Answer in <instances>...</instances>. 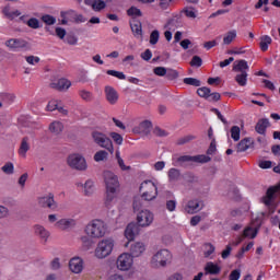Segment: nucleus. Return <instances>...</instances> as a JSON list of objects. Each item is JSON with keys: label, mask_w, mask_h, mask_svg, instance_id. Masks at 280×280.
Listing matches in <instances>:
<instances>
[{"label": "nucleus", "mask_w": 280, "mask_h": 280, "mask_svg": "<svg viewBox=\"0 0 280 280\" xmlns=\"http://www.w3.org/2000/svg\"><path fill=\"white\" fill-rule=\"evenodd\" d=\"M85 235L80 237L84 250H91L93 240H102L108 233V224L102 219H93L84 226Z\"/></svg>", "instance_id": "nucleus-1"}, {"label": "nucleus", "mask_w": 280, "mask_h": 280, "mask_svg": "<svg viewBox=\"0 0 280 280\" xmlns=\"http://www.w3.org/2000/svg\"><path fill=\"white\" fill-rule=\"evenodd\" d=\"M174 261V254L167 248H161L153 253L150 258V266L154 270H161V268H167L172 266Z\"/></svg>", "instance_id": "nucleus-2"}, {"label": "nucleus", "mask_w": 280, "mask_h": 280, "mask_svg": "<svg viewBox=\"0 0 280 280\" xmlns=\"http://www.w3.org/2000/svg\"><path fill=\"white\" fill-rule=\"evenodd\" d=\"M114 249L115 240L112 237L102 238L96 244V248L94 249V257H96V259H106V257H110V255H113Z\"/></svg>", "instance_id": "nucleus-3"}, {"label": "nucleus", "mask_w": 280, "mask_h": 280, "mask_svg": "<svg viewBox=\"0 0 280 280\" xmlns=\"http://www.w3.org/2000/svg\"><path fill=\"white\" fill-rule=\"evenodd\" d=\"M139 191L143 200H155L156 196H159V182L145 179L140 184Z\"/></svg>", "instance_id": "nucleus-4"}, {"label": "nucleus", "mask_w": 280, "mask_h": 280, "mask_svg": "<svg viewBox=\"0 0 280 280\" xmlns=\"http://www.w3.org/2000/svg\"><path fill=\"white\" fill-rule=\"evenodd\" d=\"M91 137L94 143L96 145H100V148H104L105 150H108L110 154L115 153V147H113V140L106 136L100 128H95L91 132Z\"/></svg>", "instance_id": "nucleus-5"}, {"label": "nucleus", "mask_w": 280, "mask_h": 280, "mask_svg": "<svg viewBox=\"0 0 280 280\" xmlns=\"http://www.w3.org/2000/svg\"><path fill=\"white\" fill-rule=\"evenodd\" d=\"M49 224H54L55 229L59 231H69V229H73L78 225V221L72 218H62L58 219V214H49L48 215Z\"/></svg>", "instance_id": "nucleus-6"}, {"label": "nucleus", "mask_w": 280, "mask_h": 280, "mask_svg": "<svg viewBox=\"0 0 280 280\" xmlns=\"http://www.w3.org/2000/svg\"><path fill=\"white\" fill-rule=\"evenodd\" d=\"M67 164L71 170H77V172H86L89 170V164L84 155L80 153H72L67 158Z\"/></svg>", "instance_id": "nucleus-7"}, {"label": "nucleus", "mask_w": 280, "mask_h": 280, "mask_svg": "<svg viewBox=\"0 0 280 280\" xmlns=\"http://www.w3.org/2000/svg\"><path fill=\"white\" fill-rule=\"evenodd\" d=\"M133 266L135 258L128 252L120 254L116 259V268L120 272H129V270L133 268Z\"/></svg>", "instance_id": "nucleus-8"}, {"label": "nucleus", "mask_w": 280, "mask_h": 280, "mask_svg": "<svg viewBox=\"0 0 280 280\" xmlns=\"http://www.w3.org/2000/svg\"><path fill=\"white\" fill-rule=\"evenodd\" d=\"M136 221L140 229H148L154 222V212L143 209L137 213Z\"/></svg>", "instance_id": "nucleus-9"}, {"label": "nucleus", "mask_w": 280, "mask_h": 280, "mask_svg": "<svg viewBox=\"0 0 280 280\" xmlns=\"http://www.w3.org/2000/svg\"><path fill=\"white\" fill-rule=\"evenodd\" d=\"M103 178H104L105 189L119 190V187H120L119 177L115 173L110 171H105L103 173Z\"/></svg>", "instance_id": "nucleus-10"}, {"label": "nucleus", "mask_w": 280, "mask_h": 280, "mask_svg": "<svg viewBox=\"0 0 280 280\" xmlns=\"http://www.w3.org/2000/svg\"><path fill=\"white\" fill-rule=\"evenodd\" d=\"M11 51H21V49H30V43L23 38H11L4 43Z\"/></svg>", "instance_id": "nucleus-11"}, {"label": "nucleus", "mask_w": 280, "mask_h": 280, "mask_svg": "<svg viewBox=\"0 0 280 280\" xmlns=\"http://www.w3.org/2000/svg\"><path fill=\"white\" fill-rule=\"evenodd\" d=\"M203 207L205 205L199 199H190L183 205L184 211L186 213H189L190 215H194V213H198L199 211H202Z\"/></svg>", "instance_id": "nucleus-12"}, {"label": "nucleus", "mask_w": 280, "mask_h": 280, "mask_svg": "<svg viewBox=\"0 0 280 280\" xmlns=\"http://www.w3.org/2000/svg\"><path fill=\"white\" fill-rule=\"evenodd\" d=\"M119 200V190L105 189L104 205L107 209H113Z\"/></svg>", "instance_id": "nucleus-13"}, {"label": "nucleus", "mask_w": 280, "mask_h": 280, "mask_svg": "<svg viewBox=\"0 0 280 280\" xmlns=\"http://www.w3.org/2000/svg\"><path fill=\"white\" fill-rule=\"evenodd\" d=\"M33 233L38 237V240H40L42 244H47V242H49V237H51V232L40 224H35L33 226Z\"/></svg>", "instance_id": "nucleus-14"}, {"label": "nucleus", "mask_w": 280, "mask_h": 280, "mask_svg": "<svg viewBox=\"0 0 280 280\" xmlns=\"http://www.w3.org/2000/svg\"><path fill=\"white\" fill-rule=\"evenodd\" d=\"M137 235H139V225L135 222L129 223L125 229V237L128 241L125 244V248H128L130 242H135Z\"/></svg>", "instance_id": "nucleus-15"}, {"label": "nucleus", "mask_w": 280, "mask_h": 280, "mask_svg": "<svg viewBox=\"0 0 280 280\" xmlns=\"http://www.w3.org/2000/svg\"><path fill=\"white\" fill-rule=\"evenodd\" d=\"M69 268L73 275L82 273V270H84V259L80 256L72 257L69 261Z\"/></svg>", "instance_id": "nucleus-16"}, {"label": "nucleus", "mask_w": 280, "mask_h": 280, "mask_svg": "<svg viewBox=\"0 0 280 280\" xmlns=\"http://www.w3.org/2000/svg\"><path fill=\"white\" fill-rule=\"evenodd\" d=\"M37 205L43 209H54L56 207V200L54 199V194L49 192L37 198Z\"/></svg>", "instance_id": "nucleus-17"}, {"label": "nucleus", "mask_w": 280, "mask_h": 280, "mask_svg": "<svg viewBox=\"0 0 280 280\" xmlns=\"http://www.w3.org/2000/svg\"><path fill=\"white\" fill-rule=\"evenodd\" d=\"M277 194H280V184L267 190L266 196L262 198L264 205H266V207H272V205H275V198H277Z\"/></svg>", "instance_id": "nucleus-18"}, {"label": "nucleus", "mask_w": 280, "mask_h": 280, "mask_svg": "<svg viewBox=\"0 0 280 280\" xmlns=\"http://www.w3.org/2000/svg\"><path fill=\"white\" fill-rule=\"evenodd\" d=\"M145 250H147L145 243L136 242L130 245L129 255H131V257H133V258L141 257V255H143V253H145Z\"/></svg>", "instance_id": "nucleus-19"}, {"label": "nucleus", "mask_w": 280, "mask_h": 280, "mask_svg": "<svg viewBox=\"0 0 280 280\" xmlns=\"http://www.w3.org/2000/svg\"><path fill=\"white\" fill-rule=\"evenodd\" d=\"M135 135H150V130H152V121L143 120L138 126L133 127Z\"/></svg>", "instance_id": "nucleus-20"}, {"label": "nucleus", "mask_w": 280, "mask_h": 280, "mask_svg": "<svg viewBox=\"0 0 280 280\" xmlns=\"http://www.w3.org/2000/svg\"><path fill=\"white\" fill-rule=\"evenodd\" d=\"M105 97L109 104H117L119 102V93L110 85L105 86Z\"/></svg>", "instance_id": "nucleus-21"}, {"label": "nucleus", "mask_w": 280, "mask_h": 280, "mask_svg": "<svg viewBox=\"0 0 280 280\" xmlns=\"http://www.w3.org/2000/svg\"><path fill=\"white\" fill-rule=\"evenodd\" d=\"M259 233V228L255 224L247 225L242 234L243 240H255Z\"/></svg>", "instance_id": "nucleus-22"}, {"label": "nucleus", "mask_w": 280, "mask_h": 280, "mask_svg": "<svg viewBox=\"0 0 280 280\" xmlns=\"http://www.w3.org/2000/svg\"><path fill=\"white\" fill-rule=\"evenodd\" d=\"M51 89H56L57 91H69L71 89V82L69 79H59L50 83Z\"/></svg>", "instance_id": "nucleus-23"}, {"label": "nucleus", "mask_w": 280, "mask_h": 280, "mask_svg": "<svg viewBox=\"0 0 280 280\" xmlns=\"http://www.w3.org/2000/svg\"><path fill=\"white\" fill-rule=\"evenodd\" d=\"M84 3L92 8L94 12H102L106 9V1L104 0H84Z\"/></svg>", "instance_id": "nucleus-24"}, {"label": "nucleus", "mask_w": 280, "mask_h": 280, "mask_svg": "<svg viewBox=\"0 0 280 280\" xmlns=\"http://www.w3.org/2000/svg\"><path fill=\"white\" fill-rule=\"evenodd\" d=\"M248 69H250L248 67V61L241 59V60H236L233 63V71L235 73H248Z\"/></svg>", "instance_id": "nucleus-25"}, {"label": "nucleus", "mask_w": 280, "mask_h": 280, "mask_svg": "<svg viewBox=\"0 0 280 280\" xmlns=\"http://www.w3.org/2000/svg\"><path fill=\"white\" fill-rule=\"evenodd\" d=\"M205 272L206 275H220L222 267L213 261H209L205 266Z\"/></svg>", "instance_id": "nucleus-26"}, {"label": "nucleus", "mask_w": 280, "mask_h": 280, "mask_svg": "<svg viewBox=\"0 0 280 280\" xmlns=\"http://www.w3.org/2000/svg\"><path fill=\"white\" fill-rule=\"evenodd\" d=\"M30 138L24 137L21 141L19 154L22 159H25L27 156V152H30Z\"/></svg>", "instance_id": "nucleus-27"}, {"label": "nucleus", "mask_w": 280, "mask_h": 280, "mask_svg": "<svg viewBox=\"0 0 280 280\" xmlns=\"http://www.w3.org/2000/svg\"><path fill=\"white\" fill-rule=\"evenodd\" d=\"M20 21H23L31 30H40V21L36 18L26 20L25 15L20 16Z\"/></svg>", "instance_id": "nucleus-28"}, {"label": "nucleus", "mask_w": 280, "mask_h": 280, "mask_svg": "<svg viewBox=\"0 0 280 280\" xmlns=\"http://www.w3.org/2000/svg\"><path fill=\"white\" fill-rule=\"evenodd\" d=\"M2 14H4V16L10 21H14V19L21 15V11L12 10L9 5H7L2 9Z\"/></svg>", "instance_id": "nucleus-29"}, {"label": "nucleus", "mask_w": 280, "mask_h": 280, "mask_svg": "<svg viewBox=\"0 0 280 280\" xmlns=\"http://www.w3.org/2000/svg\"><path fill=\"white\" fill-rule=\"evenodd\" d=\"M269 126L270 120H268V118H262L256 124V132H258V135H266V130Z\"/></svg>", "instance_id": "nucleus-30"}, {"label": "nucleus", "mask_w": 280, "mask_h": 280, "mask_svg": "<svg viewBox=\"0 0 280 280\" xmlns=\"http://www.w3.org/2000/svg\"><path fill=\"white\" fill-rule=\"evenodd\" d=\"M84 196H93L95 194V182L93 179H88L83 184Z\"/></svg>", "instance_id": "nucleus-31"}, {"label": "nucleus", "mask_w": 280, "mask_h": 280, "mask_svg": "<svg viewBox=\"0 0 280 280\" xmlns=\"http://www.w3.org/2000/svg\"><path fill=\"white\" fill-rule=\"evenodd\" d=\"M49 130L52 135H60L65 130V125L59 120H55L49 125Z\"/></svg>", "instance_id": "nucleus-32"}, {"label": "nucleus", "mask_w": 280, "mask_h": 280, "mask_svg": "<svg viewBox=\"0 0 280 280\" xmlns=\"http://www.w3.org/2000/svg\"><path fill=\"white\" fill-rule=\"evenodd\" d=\"M215 253V246L211 243H206L203 245V256L207 259H213V254Z\"/></svg>", "instance_id": "nucleus-33"}, {"label": "nucleus", "mask_w": 280, "mask_h": 280, "mask_svg": "<svg viewBox=\"0 0 280 280\" xmlns=\"http://www.w3.org/2000/svg\"><path fill=\"white\" fill-rule=\"evenodd\" d=\"M253 145V140L250 138H245L240 141L237 144V151L238 152H246L250 147Z\"/></svg>", "instance_id": "nucleus-34"}, {"label": "nucleus", "mask_w": 280, "mask_h": 280, "mask_svg": "<svg viewBox=\"0 0 280 280\" xmlns=\"http://www.w3.org/2000/svg\"><path fill=\"white\" fill-rule=\"evenodd\" d=\"M235 82L238 86H246L248 84V72H241L235 75Z\"/></svg>", "instance_id": "nucleus-35"}, {"label": "nucleus", "mask_w": 280, "mask_h": 280, "mask_svg": "<svg viewBox=\"0 0 280 280\" xmlns=\"http://www.w3.org/2000/svg\"><path fill=\"white\" fill-rule=\"evenodd\" d=\"M235 38H237V31L232 30V31H230V32H228V33L225 34V36L223 37V43H224V45H231V43H232Z\"/></svg>", "instance_id": "nucleus-36"}, {"label": "nucleus", "mask_w": 280, "mask_h": 280, "mask_svg": "<svg viewBox=\"0 0 280 280\" xmlns=\"http://www.w3.org/2000/svg\"><path fill=\"white\" fill-rule=\"evenodd\" d=\"M272 43V38L268 35L260 37V49L261 51H268V46Z\"/></svg>", "instance_id": "nucleus-37"}, {"label": "nucleus", "mask_w": 280, "mask_h": 280, "mask_svg": "<svg viewBox=\"0 0 280 280\" xmlns=\"http://www.w3.org/2000/svg\"><path fill=\"white\" fill-rule=\"evenodd\" d=\"M10 102H14V96L10 93H0V108L3 104H10Z\"/></svg>", "instance_id": "nucleus-38"}, {"label": "nucleus", "mask_w": 280, "mask_h": 280, "mask_svg": "<svg viewBox=\"0 0 280 280\" xmlns=\"http://www.w3.org/2000/svg\"><path fill=\"white\" fill-rule=\"evenodd\" d=\"M180 178V171L178 168H171L168 171V180L170 183H176Z\"/></svg>", "instance_id": "nucleus-39"}, {"label": "nucleus", "mask_w": 280, "mask_h": 280, "mask_svg": "<svg viewBox=\"0 0 280 280\" xmlns=\"http://www.w3.org/2000/svg\"><path fill=\"white\" fill-rule=\"evenodd\" d=\"M131 32L133 36H136V38L143 36V30L141 27V23L138 22V23L131 24Z\"/></svg>", "instance_id": "nucleus-40"}, {"label": "nucleus", "mask_w": 280, "mask_h": 280, "mask_svg": "<svg viewBox=\"0 0 280 280\" xmlns=\"http://www.w3.org/2000/svg\"><path fill=\"white\" fill-rule=\"evenodd\" d=\"M1 172L7 174V176H12V174H14V163L7 162L3 166H1Z\"/></svg>", "instance_id": "nucleus-41"}, {"label": "nucleus", "mask_w": 280, "mask_h": 280, "mask_svg": "<svg viewBox=\"0 0 280 280\" xmlns=\"http://www.w3.org/2000/svg\"><path fill=\"white\" fill-rule=\"evenodd\" d=\"M160 38H161V33L159 32V30L152 31L149 37L150 45H156Z\"/></svg>", "instance_id": "nucleus-42"}, {"label": "nucleus", "mask_w": 280, "mask_h": 280, "mask_svg": "<svg viewBox=\"0 0 280 280\" xmlns=\"http://www.w3.org/2000/svg\"><path fill=\"white\" fill-rule=\"evenodd\" d=\"M108 159V152L101 150L94 154V161L101 163V161H106Z\"/></svg>", "instance_id": "nucleus-43"}, {"label": "nucleus", "mask_w": 280, "mask_h": 280, "mask_svg": "<svg viewBox=\"0 0 280 280\" xmlns=\"http://www.w3.org/2000/svg\"><path fill=\"white\" fill-rule=\"evenodd\" d=\"M59 104H60V101L51 100L48 102L46 106V110H48L49 113H54V110H58V107L60 106Z\"/></svg>", "instance_id": "nucleus-44"}, {"label": "nucleus", "mask_w": 280, "mask_h": 280, "mask_svg": "<svg viewBox=\"0 0 280 280\" xmlns=\"http://www.w3.org/2000/svg\"><path fill=\"white\" fill-rule=\"evenodd\" d=\"M209 161H211V158L205 154L192 156V163H209Z\"/></svg>", "instance_id": "nucleus-45"}, {"label": "nucleus", "mask_w": 280, "mask_h": 280, "mask_svg": "<svg viewBox=\"0 0 280 280\" xmlns=\"http://www.w3.org/2000/svg\"><path fill=\"white\" fill-rule=\"evenodd\" d=\"M107 75H112L113 78H117L118 80H126V74L121 71L117 70H107Z\"/></svg>", "instance_id": "nucleus-46"}, {"label": "nucleus", "mask_w": 280, "mask_h": 280, "mask_svg": "<svg viewBox=\"0 0 280 280\" xmlns=\"http://www.w3.org/2000/svg\"><path fill=\"white\" fill-rule=\"evenodd\" d=\"M25 60H26L27 65H31V67H36V65H38V62H40V57L31 55V56H26Z\"/></svg>", "instance_id": "nucleus-47"}, {"label": "nucleus", "mask_w": 280, "mask_h": 280, "mask_svg": "<svg viewBox=\"0 0 280 280\" xmlns=\"http://www.w3.org/2000/svg\"><path fill=\"white\" fill-rule=\"evenodd\" d=\"M184 14L188 19H196V16H198V11H196V9H194L191 7H187V8L184 9Z\"/></svg>", "instance_id": "nucleus-48"}, {"label": "nucleus", "mask_w": 280, "mask_h": 280, "mask_svg": "<svg viewBox=\"0 0 280 280\" xmlns=\"http://www.w3.org/2000/svg\"><path fill=\"white\" fill-rule=\"evenodd\" d=\"M42 21L46 25H56V18L54 15L45 14L42 16Z\"/></svg>", "instance_id": "nucleus-49"}, {"label": "nucleus", "mask_w": 280, "mask_h": 280, "mask_svg": "<svg viewBox=\"0 0 280 280\" xmlns=\"http://www.w3.org/2000/svg\"><path fill=\"white\" fill-rule=\"evenodd\" d=\"M231 138L233 139V141H240V135H241V130L237 126H233L231 128Z\"/></svg>", "instance_id": "nucleus-50"}, {"label": "nucleus", "mask_w": 280, "mask_h": 280, "mask_svg": "<svg viewBox=\"0 0 280 280\" xmlns=\"http://www.w3.org/2000/svg\"><path fill=\"white\" fill-rule=\"evenodd\" d=\"M211 93V90L209 88H199L197 90V94L199 97H205V100L209 98V94Z\"/></svg>", "instance_id": "nucleus-51"}, {"label": "nucleus", "mask_w": 280, "mask_h": 280, "mask_svg": "<svg viewBox=\"0 0 280 280\" xmlns=\"http://www.w3.org/2000/svg\"><path fill=\"white\" fill-rule=\"evenodd\" d=\"M184 84H188V86H200V80L195 78H185Z\"/></svg>", "instance_id": "nucleus-52"}, {"label": "nucleus", "mask_w": 280, "mask_h": 280, "mask_svg": "<svg viewBox=\"0 0 280 280\" xmlns=\"http://www.w3.org/2000/svg\"><path fill=\"white\" fill-rule=\"evenodd\" d=\"M79 95L81 98H83L85 102H91L93 100V94L90 91L81 90L79 92Z\"/></svg>", "instance_id": "nucleus-53"}, {"label": "nucleus", "mask_w": 280, "mask_h": 280, "mask_svg": "<svg viewBox=\"0 0 280 280\" xmlns=\"http://www.w3.org/2000/svg\"><path fill=\"white\" fill-rule=\"evenodd\" d=\"M109 137L117 143V145H121V143H124V137L115 131L110 132Z\"/></svg>", "instance_id": "nucleus-54"}, {"label": "nucleus", "mask_w": 280, "mask_h": 280, "mask_svg": "<svg viewBox=\"0 0 280 280\" xmlns=\"http://www.w3.org/2000/svg\"><path fill=\"white\" fill-rule=\"evenodd\" d=\"M128 16H132L136 19V16H141V10H139L137 7H131L127 11Z\"/></svg>", "instance_id": "nucleus-55"}, {"label": "nucleus", "mask_w": 280, "mask_h": 280, "mask_svg": "<svg viewBox=\"0 0 280 280\" xmlns=\"http://www.w3.org/2000/svg\"><path fill=\"white\" fill-rule=\"evenodd\" d=\"M153 73L160 78H163L167 74V69L165 67H156L153 69Z\"/></svg>", "instance_id": "nucleus-56"}, {"label": "nucleus", "mask_w": 280, "mask_h": 280, "mask_svg": "<svg viewBox=\"0 0 280 280\" xmlns=\"http://www.w3.org/2000/svg\"><path fill=\"white\" fill-rule=\"evenodd\" d=\"M242 277V270L241 269H234L231 271L229 276V280H240Z\"/></svg>", "instance_id": "nucleus-57"}, {"label": "nucleus", "mask_w": 280, "mask_h": 280, "mask_svg": "<svg viewBox=\"0 0 280 280\" xmlns=\"http://www.w3.org/2000/svg\"><path fill=\"white\" fill-rule=\"evenodd\" d=\"M10 217V209L5 206H0V220H3L5 218Z\"/></svg>", "instance_id": "nucleus-58"}, {"label": "nucleus", "mask_w": 280, "mask_h": 280, "mask_svg": "<svg viewBox=\"0 0 280 280\" xmlns=\"http://www.w3.org/2000/svg\"><path fill=\"white\" fill-rule=\"evenodd\" d=\"M191 67H202V58L199 56H194L191 61H190Z\"/></svg>", "instance_id": "nucleus-59"}, {"label": "nucleus", "mask_w": 280, "mask_h": 280, "mask_svg": "<svg viewBox=\"0 0 280 280\" xmlns=\"http://www.w3.org/2000/svg\"><path fill=\"white\" fill-rule=\"evenodd\" d=\"M220 97H221V95H220V93H218V92H213V93H209L208 94V102H219V100H220Z\"/></svg>", "instance_id": "nucleus-60"}, {"label": "nucleus", "mask_w": 280, "mask_h": 280, "mask_svg": "<svg viewBox=\"0 0 280 280\" xmlns=\"http://www.w3.org/2000/svg\"><path fill=\"white\" fill-rule=\"evenodd\" d=\"M140 57L142 58V60H145V62L152 60V50L150 49L144 50V52H142Z\"/></svg>", "instance_id": "nucleus-61"}, {"label": "nucleus", "mask_w": 280, "mask_h": 280, "mask_svg": "<svg viewBox=\"0 0 280 280\" xmlns=\"http://www.w3.org/2000/svg\"><path fill=\"white\" fill-rule=\"evenodd\" d=\"M60 267H61L60 258H55L51 260V262H50L51 270H60Z\"/></svg>", "instance_id": "nucleus-62"}, {"label": "nucleus", "mask_w": 280, "mask_h": 280, "mask_svg": "<svg viewBox=\"0 0 280 280\" xmlns=\"http://www.w3.org/2000/svg\"><path fill=\"white\" fill-rule=\"evenodd\" d=\"M65 43H67L68 45H78V37H75L74 35H68L65 39Z\"/></svg>", "instance_id": "nucleus-63"}, {"label": "nucleus", "mask_w": 280, "mask_h": 280, "mask_svg": "<svg viewBox=\"0 0 280 280\" xmlns=\"http://www.w3.org/2000/svg\"><path fill=\"white\" fill-rule=\"evenodd\" d=\"M166 209L167 211H171V212L176 211V200L166 201Z\"/></svg>", "instance_id": "nucleus-64"}]
</instances>
